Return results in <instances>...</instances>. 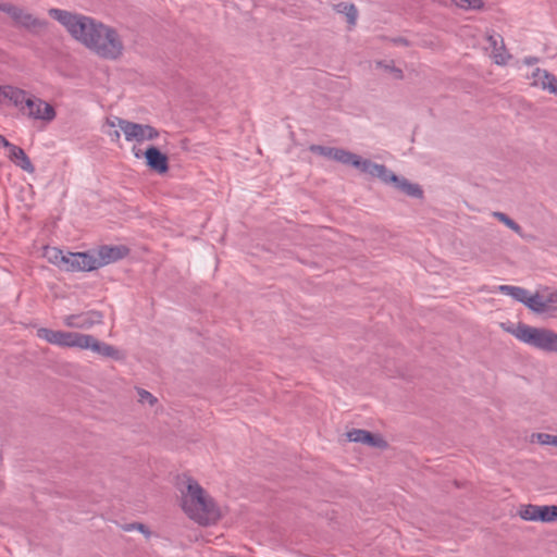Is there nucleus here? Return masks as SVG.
Listing matches in <instances>:
<instances>
[{"label": "nucleus", "mask_w": 557, "mask_h": 557, "mask_svg": "<svg viewBox=\"0 0 557 557\" xmlns=\"http://www.w3.org/2000/svg\"><path fill=\"white\" fill-rule=\"evenodd\" d=\"M374 177L380 178L385 184H393V185L395 184V182L398 181V176L395 173H393L392 171H389L383 164L379 165Z\"/></svg>", "instance_id": "27"}, {"label": "nucleus", "mask_w": 557, "mask_h": 557, "mask_svg": "<svg viewBox=\"0 0 557 557\" xmlns=\"http://www.w3.org/2000/svg\"><path fill=\"white\" fill-rule=\"evenodd\" d=\"M519 516L525 521L553 522L557 520V506L524 505L520 508Z\"/></svg>", "instance_id": "10"}, {"label": "nucleus", "mask_w": 557, "mask_h": 557, "mask_svg": "<svg viewBox=\"0 0 557 557\" xmlns=\"http://www.w3.org/2000/svg\"><path fill=\"white\" fill-rule=\"evenodd\" d=\"M488 48L492 49L491 57L494 62L498 65H505L509 60L510 55L507 53L503 39L500 36L491 35L487 37Z\"/></svg>", "instance_id": "16"}, {"label": "nucleus", "mask_w": 557, "mask_h": 557, "mask_svg": "<svg viewBox=\"0 0 557 557\" xmlns=\"http://www.w3.org/2000/svg\"><path fill=\"white\" fill-rule=\"evenodd\" d=\"M119 125L124 138L128 143L143 144L152 141L160 135L159 131L149 124L135 123L125 119L111 120L109 125Z\"/></svg>", "instance_id": "4"}, {"label": "nucleus", "mask_w": 557, "mask_h": 557, "mask_svg": "<svg viewBox=\"0 0 557 557\" xmlns=\"http://www.w3.org/2000/svg\"><path fill=\"white\" fill-rule=\"evenodd\" d=\"M32 97L27 91L14 86H1V103L9 101L22 113L25 110L26 101Z\"/></svg>", "instance_id": "13"}, {"label": "nucleus", "mask_w": 557, "mask_h": 557, "mask_svg": "<svg viewBox=\"0 0 557 557\" xmlns=\"http://www.w3.org/2000/svg\"><path fill=\"white\" fill-rule=\"evenodd\" d=\"M138 399L141 404H148L150 406H152L157 401L156 397L145 389L138 391Z\"/></svg>", "instance_id": "30"}, {"label": "nucleus", "mask_w": 557, "mask_h": 557, "mask_svg": "<svg viewBox=\"0 0 557 557\" xmlns=\"http://www.w3.org/2000/svg\"><path fill=\"white\" fill-rule=\"evenodd\" d=\"M65 251L58 247L46 246L44 248L42 256L48 260V262L62 270L65 260Z\"/></svg>", "instance_id": "21"}, {"label": "nucleus", "mask_w": 557, "mask_h": 557, "mask_svg": "<svg viewBox=\"0 0 557 557\" xmlns=\"http://www.w3.org/2000/svg\"><path fill=\"white\" fill-rule=\"evenodd\" d=\"M23 114L45 124L51 123L57 116L55 109L50 103L34 95L26 101Z\"/></svg>", "instance_id": "7"}, {"label": "nucleus", "mask_w": 557, "mask_h": 557, "mask_svg": "<svg viewBox=\"0 0 557 557\" xmlns=\"http://www.w3.org/2000/svg\"><path fill=\"white\" fill-rule=\"evenodd\" d=\"M0 145L7 148V146H10V143L0 134Z\"/></svg>", "instance_id": "34"}, {"label": "nucleus", "mask_w": 557, "mask_h": 557, "mask_svg": "<svg viewBox=\"0 0 557 557\" xmlns=\"http://www.w3.org/2000/svg\"><path fill=\"white\" fill-rule=\"evenodd\" d=\"M127 531H133V530H136L140 533H143L146 537H149L151 532L149 531V529L143 524V523H133V524H129L127 528H126Z\"/></svg>", "instance_id": "31"}, {"label": "nucleus", "mask_w": 557, "mask_h": 557, "mask_svg": "<svg viewBox=\"0 0 557 557\" xmlns=\"http://www.w3.org/2000/svg\"><path fill=\"white\" fill-rule=\"evenodd\" d=\"M102 320L103 314L96 310L67 314L62 318V322L65 326L79 330H90L92 326L101 324Z\"/></svg>", "instance_id": "9"}, {"label": "nucleus", "mask_w": 557, "mask_h": 557, "mask_svg": "<svg viewBox=\"0 0 557 557\" xmlns=\"http://www.w3.org/2000/svg\"><path fill=\"white\" fill-rule=\"evenodd\" d=\"M525 77L532 86L557 95V77L546 70L535 67L531 72L525 73Z\"/></svg>", "instance_id": "12"}, {"label": "nucleus", "mask_w": 557, "mask_h": 557, "mask_svg": "<svg viewBox=\"0 0 557 557\" xmlns=\"http://www.w3.org/2000/svg\"><path fill=\"white\" fill-rule=\"evenodd\" d=\"M337 11L346 15L347 22L350 25L356 24L357 9L355 8V5L348 3H339L337 4Z\"/></svg>", "instance_id": "29"}, {"label": "nucleus", "mask_w": 557, "mask_h": 557, "mask_svg": "<svg viewBox=\"0 0 557 557\" xmlns=\"http://www.w3.org/2000/svg\"><path fill=\"white\" fill-rule=\"evenodd\" d=\"M0 11L5 12L16 24L33 32H39L47 25L46 21L37 18L29 12L10 3H1Z\"/></svg>", "instance_id": "6"}, {"label": "nucleus", "mask_w": 557, "mask_h": 557, "mask_svg": "<svg viewBox=\"0 0 557 557\" xmlns=\"http://www.w3.org/2000/svg\"><path fill=\"white\" fill-rule=\"evenodd\" d=\"M511 334L539 350L557 354V333L549 329L519 323Z\"/></svg>", "instance_id": "3"}, {"label": "nucleus", "mask_w": 557, "mask_h": 557, "mask_svg": "<svg viewBox=\"0 0 557 557\" xmlns=\"http://www.w3.org/2000/svg\"><path fill=\"white\" fill-rule=\"evenodd\" d=\"M181 493L182 508L191 520L209 525L221 518L220 508L196 480L187 478Z\"/></svg>", "instance_id": "2"}, {"label": "nucleus", "mask_w": 557, "mask_h": 557, "mask_svg": "<svg viewBox=\"0 0 557 557\" xmlns=\"http://www.w3.org/2000/svg\"><path fill=\"white\" fill-rule=\"evenodd\" d=\"M346 164H350L361 172L374 177L375 172L380 164L372 162L369 159H362L360 156L350 152Z\"/></svg>", "instance_id": "19"}, {"label": "nucleus", "mask_w": 557, "mask_h": 557, "mask_svg": "<svg viewBox=\"0 0 557 557\" xmlns=\"http://www.w3.org/2000/svg\"><path fill=\"white\" fill-rule=\"evenodd\" d=\"M99 268L96 257L89 252H66L62 271H92Z\"/></svg>", "instance_id": "8"}, {"label": "nucleus", "mask_w": 557, "mask_h": 557, "mask_svg": "<svg viewBox=\"0 0 557 557\" xmlns=\"http://www.w3.org/2000/svg\"><path fill=\"white\" fill-rule=\"evenodd\" d=\"M546 302V308L548 307L549 304H553V302H556L557 301V292L555 293H552L546 300H544Z\"/></svg>", "instance_id": "33"}, {"label": "nucleus", "mask_w": 557, "mask_h": 557, "mask_svg": "<svg viewBox=\"0 0 557 557\" xmlns=\"http://www.w3.org/2000/svg\"><path fill=\"white\" fill-rule=\"evenodd\" d=\"M49 15L62 24L73 38L98 57L116 60L123 54V40L113 27L89 16L60 9H50Z\"/></svg>", "instance_id": "1"}, {"label": "nucleus", "mask_w": 557, "mask_h": 557, "mask_svg": "<svg viewBox=\"0 0 557 557\" xmlns=\"http://www.w3.org/2000/svg\"><path fill=\"white\" fill-rule=\"evenodd\" d=\"M311 150L313 152H318L324 157H327L330 159L338 161L343 164H346L349 153H350V151H347L345 149L323 147V146H313V147H311Z\"/></svg>", "instance_id": "20"}, {"label": "nucleus", "mask_w": 557, "mask_h": 557, "mask_svg": "<svg viewBox=\"0 0 557 557\" xmlns=\"http://www.w3.org/2000/svg\"><path fill=\"white\" fill-rule=\"evenodd\" d=\"M83 349H89L102 357L123 360L125 355L114 346L100 342L92 335L86 334Z\"/></svg>", "instance_id": "11"}, {"label": "nucleus", "mask_w": 557, "mask_h": 557, "mask_svg": "<svg viewBox=\"0 0 557 557\" xmlns=\"http://www.w3.org/2000/svg\"><path fill=\"white\" fill-rule=\"evenodd\" d=\"M347 437L350 442L363 443L373 447H381L385 444L381 437L375 436L372 433L364 430L349 431L347 433Z\"/></svg>", "instance_id": "18"}, {"label": "nucleus", "mask_w": 557, "mask_h": 557, "mask_svg": "<svg viewBox=\"0 0 557 557\" xmlns=\"http://www.w3.org/2000/svg\"><path fill=\"white\" fill-rule=\"evenodd\" d=\"M37 336L52 345L66 348L76 347L83 349L86 334L77 332L53 331L47 327H40L37 330Z\"/></svg>", "instance_id": "5"}, {"label": "nucleus", "mask_w": 557, "mask_h": 557, "mask_svg": "<svg viewBox=\"0 0 557 557\" xmlns=\"http://www.w3.org/2000/svg\"><path fill=\"white\" fill-rule=\"evenodd\" d=\"M133 153L136 158H140L143 156L140 150H137L135 147L133 148Z\"/></svg>", "instance_id": "35"}, {"label": "nucleus", "mask_w": 557, "mask_h": 557, "mask_svg": "<svg viewBox=\"0 0 557 557\" xmlns=\"http://www.w3.org/2000/svg\"><path fill=\"white\" fill-rule=\"evenodd\" d=\"M523 305L536 313H543L546 310V302L539 294L531 295L528 292Z\"/></svg>", "instance_id": "25"}, {"label": "nucleus", "mask_w": 557, "mask_h": 557, "mask_svg": "<svg viewBox=\"0 0 557 557\" xmlns=\"http://www.w3.org/2000/svg\"><path fill=\"white\" fill-rule=\"evenodd\" d=\"M493 216L496 218L503 224H505L508 228L513 231L516 234H518L520 237H523L522 227L516 221L509 218L506 213L495 211L493 212Z\"/></svg>", "instance_id": "26"}, {"label": "nucleus", "mask_w": 557, "mask_h": 557, "mask_svg": "<svg viewBox=\"0 0 557 557\" xmlns=\"http://www.w3.org/2000/svg\"><path fill=\"white\" fill-rule=\"evenodd\" d=\"M147 165L157 173H165L169 170L168 157L158 148L151 146L144 153Z\"/></svg>", "instance_id": "14"}, {"label": "nucleus", "mask_w": 557, "mask_h": 557, "mask_svg": "<svg viewBox=\"0 0 557 557\" xmlns=\"http://www.w3.org/2000/svg\"><path fill=\"white\" fill-rule=\"evenodd\" d=\"M539 61H540V59L536 57H527L521 61V64L527 65V66H533V65L537 64Z\"/></svg>", "instance_id": "32"}, {"label": "nucleus", "mask_w": 557, "mask_h": 557, "mask_svg": "<svg viewBox=\"0 0 557 557\" xmlns=\"http://www.w3.org/2000/svg\"><path fill=\"white\" fill-rule=\"evenodd\" d=\"M114 119H121V117L116 116V115L108 116L102 125V132L110 138V140L112 143L117 144L121 140L122 132L119 128V125H115V124H114V126L109 125L111 120H114Z\"/></svg>", "instance_id": "24"}, {"label": "nucleus", "mask_w": 557, "mask_h": 557, "mask_svg": "<svg viewBox=\"0 0 557 557\" xmlns=\"http://www.w3.org/2000/svg\"><path fill=\"white\" fill-rule=\"evenodd\" d=\"M127 252V249L122 246H103L98 251V257H96V262H99V268L116 260L122 259Z\"/></svg>", "instance_id": "15"}, {"label": "nucleus", "mask_w": 557, "mask_h": 557, "mask_svg": "<svg viewBox=\"0 0 557 557\" xmlns=\"http://www.w3.org/2000/svg\"><path fill=\"white\" fill-rule=\"evenodd\" d=\"M400 73H401V71H400V70H396V76H397V77H400Z\"/></svg>", "instance_id": "36"}, {"label": "nucleus", "mask_w": 557, "mask_h": 557, "mask_svg": "<svg viewBox=\"0 0 557 557\" xmlns=\"http://www.w3.org/2000/svg\"><path fill=\"white\" fill-rule=\"evenodd\" d=\"M395 188L405 193L408 196L419 198L422 196V189L419 185L412 184L404 177L398 176V181L394 184Z\"/></svg>", "instance_id": "22"}, {"label": "nucleus", "mask_w": 557, "mask_h": 557, "mask_svg": "<svg viewBox=\"0 0 557 557\" xmlns=\"http://www.w3.org/2000/svg\"><path fill=\"white\" fill-rule=\"evenodd\" d=\"M497 290L504 295L510 296L515 300L524 304L528 290L520 286L512 285H499L497 286Z\"/></svg>", "instance_id": "23"}, {"label": "nucleus", "mask_w": 557, "mask_h": 557, "mask_svg": "<svg viewBox=\"0 0 557 557\" xmlns=\"http://www.w3.org/2000/svg\"><path fill=\"white\" fill-rule=\"evenodd\" d=\"M8 157L9 159L15 163V165L20 166L22 170L33 173L34 165L32 164L29 158L26 156L25 151L13 144L10 143V146H7Z\"/></svg>", "instance_id": "17"}, {"label": "nucleus", "mask_w": 557, "mask_h": 557, "mask_svg": "<svg viewBox=\"0 0 557 557\" xmlns=\"http://www.w3.org/2000/svg\"><path fill=\"white\" fill-rule=\"evenodd\" d=\"M530 442H536L541 445H553L557 447V435H552L548 433H533L530 436Z\"/></svg>", "instance_id": "28"}]
</instances>
